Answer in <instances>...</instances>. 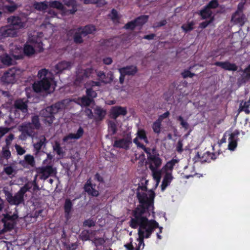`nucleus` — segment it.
Listing matches in <instances>:
<instances>
[{
    "label": "nucleus",
    "mask_w": 250,
    "mask_h": 250,
    "mask_svg": "<svg viewBox=\"0 0 250 250\" xmlns=\"http://www.w3.org/2000/svg\"><path fill=\"white\" fill-rule=\"evenodd\" d=\"M137 197L139 205L132 210V217L130 219L129 226L132 229L139 227L138 233L140 237V244H143V248L145 246L144 239L150 237L154 230L158 228L159 231L157 232V238L162 239L160 233L162 232L163 228L159 226L158 223L154 219L149 220L151 212H154V200L155 193L152 190L148 191V196L145 192H137Z\"/></svg>",
    "instance_id": "nucleus-1"
},
{
    "label": "nucleus",
    "mask_w": 250,
    "mask_h": 250,
    "mask_svg": "<svg viewBox=\"0 0 250 250\" xmlns=\"http://www.w3.org/2000/svg\"><path fill=\"white\" fill-rule=\"evenodd\" d=\"M28 17H9L7 22L9 24L0 28V40L8 37H14L16 30L27 28L30 26Z\"/></svg>",
    "instance_id": "nucleus-2"
},
{
    "label": "nucleus",
    "mask_w": 250,
    "mask_h": 250,
    "mask_svg": "<svg viewBox=\"0 0 250 250\" xmlns=\"http://www.w3.org/2000/svg\"><path fill=\"white\" fill-rule=\"evenodd\" d=\"M38 76L41 80L34 83V90L37 93L43 91L49 92L48 91L51 84L54 82L53 74L47 69H42L38 72Z\"/></svg>",
    "instance_id": "nucleus-3"
},
{
    "label": "nucleus",
    "mask_w": 250,
    "mask_h": 250,
    "mask_svg": "<svg viewBox=\"0 0 250 250\" xmlns=\"http://www.w3.org/2000/svg\"><path fill=\"white\" fill-rule=\"evenodd\" d=\"M64 101L58 102L52 105L46 107L40 111V115L43 118V122L47 126H50L55 120V115L64 109Z\"/></svg>",
    "instance_id": "nucleus-4"
},
{
    "label": "nucleus",
    "mask_w": 250,
    "mask_h": 250,
    "mask_svg": "<svg viewBox=\"0 0 250 250\" xmlns=\"http://www.w3.org/2000/svg\"><path fill=\"white\" fill-rule=\"evenodd\" d=\"M42 34V32L38 33L37 35H34L29 37V42L32 45L27 44L24 45L23 49H22L24 55L32 56L34 54L35 49L39 52L43 51Z\"/></svg>",
    "instance_id": "nucleus-5"
},
{
    "label": "nucleus",
    "mask_w": 250,
    "mask_h": 250,
    "mask_svg": "<svg viewBox=\"0 0 250 250\" xmlns=\"http://www.w3.org/2000/svg\"><path fill=\"white\" fill-rule=\"evenodd\" d=\"M31 188L28 184H25L14 196L8 192L6 194V199L11 205H19L24 201V194Z\"/></svg>",
    "instance_id": "nucleus-6"
},
{
    "label": "nucleus",
    "mask_w": 250,
    "mask_h": 250,
    "mask_svg": "<svg viewBox=\"0 0 250 250\" xmlns=\"http://www.w3.org/2000/svg\"><path fill=\"white\" fill-rule=\"evenodd\" d=\"M11 213V212H8L2 215L3 217L1 220L3 224V228L1 230L2 233L12 230L16 224V220L19 217L18 213Z\"/></svg>",
    "instance_id": "nucleus-7"
},
{
    "label": "nucleus",
    "mask_w": 250,
    "mask_h": 250,
    "mask_svg": "<svg viewBox=\"0 0 250 250\" xmlns=\"http://www.w3.org/2000/svg\"><path fill=\"white\" fill-rule=\"evenodd\" d=\"M37 172L40 175V178L41 180H45L49 177L56 175L57 171L56 168L52 165H46L38 167Z\"/></svg>",
    "instance_id": "nucleus-8"
},
{
    "label": "nucleus",
    "mask_w": 250,
    "mask_h": 250,
    "mask_svg": "<svg viewBox=\"0 0 250 250\" xmlns=\"http://www.w3.org/2000/svg\"><path fill=\"white\" fill-rule=\"evenodd\" d=\"M17 69L15 67L10 68L1 77V81L5 84L14 83L16 82Z\"/></svg>",
    "instance_id": "nucleus-9"
},
{
    "label": "nucleus",
    "mask_w": 250,
    "mask_h": 250,
    "mask_svg": "<svg viewBox=\"0 0 250 250\" xmlns=\"http://www.w3.org/2000/svg\"><path fill=\"white\" fill-rule=\"evenodd\" d=\"M216 159V154L214 153L207 151L202 156H201L200 152H197L193 158V160L195 162H200L203 163L205 162L209 163L211 160H214Z\"/></svg>",
    "instance_id": "nucleus-10"
},
{
    "label": "nucleus",
    "mask_w": 250,
    "mask_h": 250,
    "mask_svg": "<svg viewBox=\"0 0 250 250\" xmlns=\"http://www.w3.org/2000/svg\"><path fill=\"white\" fill-rule=\"evenodd\" d=\"M149 17H137L136 19L126 23L124 28L126 30H133L137 26H142L147 22Z\"/></svg>",
    "instance_id": "nucleus-11"
},
{
    "label": "nucleus",
    "mask_w": 250,
    "mask_h": 250,
    "mask_svg": "<svg viewBox=\"0 0 250 250\" xmlns=\"http://www.w3.org/2000/svg\"><path fill=\"white\" fill-rule=\"evenodd\" d=\"M132 144L130 135H127L125 138L120 139L114 141L113 146L116 148L128 149Z\"/></svg>",
    "instance_id": "nucleus-12"
},
{
    "label": "nucleus",
    "mask_w": 250,
    "mask_h": 250,
    "mask_svg": "<svg viewBox=\"0 0 250 250\" xmlns=\"http://www.w3.org/2000/svg\"><path fill=\"white\" fill-rule=\"evenodd\" d=\"M127 113L126 107L121 106H112L110 109V117L113 119H116L120 116H125Z\"/></svg>",
    "instance_id": "nucleus-13"
},
{
    "label": "nucleus",
    "mask_w": 250,
    "mask_h": 250,
    "mask_svg": "<svg viewBox=\"0 0 250 250\" xmlns=\"http://www.w3.org/2000/svg\"><path fill=\"white\" fill-rule=\"evenodd\" d=\"M93 69L88 68L85 69L79 70L76 74V81L79 82H82L84 79L90 77L93 73Z\"/></svg>",
    "instance_id": "nucleus-14"
},
{
    "label": "nucleus",
    "mask_w": 250,
    "mask_h": 250,
    "mask_svg": "<svg viewBox=\"0 0 250 250\" xmlns=\"http://www.w3.org/2000/svg\"><path fill=\"white\" fill-rule=\"evenodd\" d=\"M0 6L4 11L11 13L18 8V5L9 0H0Z\"/></svg>",
    "instance_id": "nucleus-15"
},
{
    "label": "nucleus",
    "mask_w": 250,
    "mask_h": 250,
    "mask_svg": "<svg viewBox=\"0 0 250 250\" xmlns=\"http://www.w3.org/2000/svg\"><path fill=\"white\" fill-rule=\"evenodd\" d=\"M106 114V110L100 106H96L94 109V120L96 122L103 121Z\"/></svg>",
    "instance_id": "nucleus-16"
},
{
    "label": "nucleus",
    "mask_w": 250,
    "mask_h": 250,
    "mask_svg": "<svg viewBox=\"0 0 250 250\" xmlns=\"http://www.w3.org/2000/svg\"><path fill=\"white\" fill-rule=\"evenodd\" d=\"M214 65L228 71H235L238 68L237 66L235 63H230L228 61L216 62L214 63Z\"/></svg>",
    "instance_id": "nucleus-17"
},
{
    "label": "nucleus",
    "mask_w": 250,
    "mask_h": 250,
    "mask_svg": "<svg viewBox=\"0 0 250 250\" xmlns=\"http://www.w3.org/2000/svg\"><path fill=\"white\" fill-rule=\"evenodd\" d=\"M239 132L238 130H235L230 134L229 138L228 148L230 150H234L237 145V137Z\"/></svg>",
    "instance_id": "nucleus-18"
},
{
    "label": "nucleus",
    "mask_w": 250,
    "mask_h": 250,
    "mask_svg": "<svg viewBox=\"0 0 250 250\" xmlns=\"http://www.w3.org/2000/svg\"><path fill=\"white\" fill-rule=\"evenodd\" d=\"M19 164L24 167H28V166L34 167L36 165V162L33 156L27 154L24 156V160L19 162Z\"/></svg>",
    "instance_id": "nucleus-19"
},
{
    "label": "nucleus",
    "mask_w": 250,
    "mask_h": 250,
    "mask_svg": "<svg viewBox=\"0 0 250 250\" xmlns=\"http://www.w3.org/2000/svg\"><path fill=\"white\" fill-rule=\"evenodd\" d=\"M14 107L16 111H21L23 113L28 111V105L27 103L23 101L22 99L16 100L14 103Z\"/></svg>",
    "instance_id": "nucleus-20"
},
{
    "label": "nucleus",
    "mask_w": 250,
    "mask_h": 250,
    "mask_svg": "<svg viewBox=\"0 0 250 250\" xmlns=\"http://www.w3.org/2000/svg\"><path fill=\"white\" fill-rule=\"evenodd\" d=\"M95 185H93L90 182L85 184L83 188L88 195L92 197H97L99 195L98 190L95 188Z\"/></svg>",
    "instance_id": "nucleus-21"
},
{
    "label": "nucleus",
    "mask_w": 250,
    "mask_h": 250,
    "mask_svg": "<svg viewBox=\"0 0 250 250\" xmlns=\"http://www.w3.org/2000/svg\"><path fill=\"white\" fill-rule=\"evenodd\" d=\"M34 128L31 126V124L30 122L24 123L22 124L19 126V130L21 132H23L25 134L31 137L33 135L34 133Z\"/></svg>",
    "instance_id": "nucleus-22"
},
{
    "label": "nucleus",
    "mask_w": 250,
    "mask_h": 250,
    "mask_svg": "<svg viewBox=\"0 0 250 250\" xmlns=\"http://www.w3.org/2000/svg\"><path fill=\"white\" fill-rule=\"evenodd\" d=\"M218 5L217 0H211L204 9L200 12L201 16H210L211 14V9L215 8Z\"/></svg>",
    "instance_id": "nucleus-23"
},
{
    "label": "nucleus",
    "mask_w": 250,
    "mask_h": 250,
    "mask_svg": "<svg viewBox=\"0 0 250 250\" xmlns=\"http://www.w3.org/2000/svg\"><path fill=\"white\" fill-rule=\"evenodd\" d=\"M149 166H153L155 169L159 167L162 164V160L159 157V154L153 153V154L147 158Z\"/></svg>",
    "instance_id": "nucleus-24"
},
{
    "label": "nucleus",
    "mask_w": 250,
    "mask_h": 250,
    "mask_svg": "<svg viewBox=\"0 0 250 250\" xmlns=\"http://www.w3.org/2000/svg\"><path fill=\"white\" fill-rule=\"evenodd\" d=\"M73 208V204L70 199L67 198L65 200L63 208L64 210V216L67 220L71 218V213Z\"/></svg>",
    "instance_id": "nucleus-25"
},
{
    "label": "nucleus",
    "mask_w": 250,
    "mask_h": 250,
    "mask_svg": "<svg viewBox=\"0 0 250 250\" xmlns=\"http://www.w3.org/2000/svg\"><path fill=\"white\" fill-rule=\"evenodd\" d=\"M96 230H83L80 233L79 237L81 240L83 241L90 240L96 235Z\"/></svg>",
    "instance_id": "nucleus-26"
},
{
    "label": "nucleus",
    "mask_w": 250,
    "mask_h": 250,
    "mask_svg": "<svg viewBox=\"0 0 250 250\" xmlns=\"http://www.w3.org/2000/svg\"><path fill=\"white\" fill-rule=\"evenodd\" d=\"M47 143V141L44 136H41L36 143L33 145L34 148L36 151V153L40 152L42 147H44Z\"/></svg>",
    "instance_id": "nucleus-27"
},
{
    "label": "nucleus",
    "mask_w": 250,
    "mask_h": 250,
    "mask_svg": "<svg viewBox=\"0 0 250 250\" xmlns=\"http://www.w3.org/2000/svg\"><path fill=\"white\" fill-rule=\"evenodd\" d=\"M83 133L84 131L83 128L80 126L78 128L76 133H69L68 135L64 136L63 138V141L66 142L70 139H79L82 137Z\"/></svg>",
    "instance_id": "nucleus-28"
},
{
    "label": "nucleus",
    "mask_w": 250,
    "mask_h": 250,
    "mask_svg": "<svg viewBox=\"0 0 250 250\" xmlns=\"http://www.w3.org/2000/svg\"><path fill=\"white\" fill-rule=\"evenodd\" d=\"M173 179V177L171 172L167 171L164 175L162 184L161 189L162 191L165 190L167 186H168Z\"/></svg>",
    "instance_id": "nucleus-29"
},
{
    "label": "nucleus",
    "mask_w": 250,
    "mask_h": 250,
    "mask_svg": "<svg viewBox=\"0 0 250 250\" xmlns=\"http://www.w3.org/2000/svg\"><path fill=\"white\" fill-rule=\"evenodd\" d=\"M10 53L15 60L22 59L24 57L23 50L21 47L16 46L14 49L11 50Z\"/></svg>",
    "instance_id": "nucleus-30"
},
{
    "label": "nucleus",
    "mask_w": 250,
    "mask_h": 250,
    "mask_svg": "<svg viewBox=\"0 0 250 250\" xmlns=\"http://www.w3.org/2000/svg\"><path fill=\"white\" fill-rule=\"evenodd\" d=\"M49 6L53 8H55L62 13H65L66 9L63 4L58 0H51L49 1Z\"/></svg>",
    "instance_id": "nucleus-31"
},
{
    "label": "nucleus",
    "mask_w": 250,
    "mask_h": 250,
    "mask_svg": "<svg viewBox=\"0 0 250 250\" xmlns=\"http://www.w3.org/2000/svg\"><path fill=\"white\" fill-rule=\"evenodd\" d=\"M71 67V63L67 61H62L55 65L56 73H59L63 70Z\"/></svg>",
    "instance_id": "nucleus-32"
},
{
    "label": "nucleus",
    "mask_w": 250,
    "mask_h": 250,
    "mask_svg": "<svg viewBox=\"0 0 250 250\" xmlns=\"http://www.w3.org/2000/svg\"><path fill=\"white\" fill-rule=\"evenodd\" d=\"M63 5L68 7H71L69 10V14H73L77 10V3L75 0H63Z\"/></svg>",
    "instance_id": "nucleus-33"
},
{
    "label": "nucleus",
    "mask_w": 250,
    "mask_h": 250,
    "mask_svg": "<svg viewBox=\"0 0 250 250\" xmlns=\"http://www.w3.org/2000/svg\"><path fill=\"white\" fill-rule=\"evenodd\" d=\"M149 168L152 171L153 178L156 181V187L158 186L159 185L161 179V175H162V170H158L157 169H155V167H154L153 166H149Z\"/></svg>",
    "instance_id": "nucleus-34"
},
{
    "label": "nucleus",
    "mask_w": 250,
    "mask_h": 250,
    "mask_svg": "<svg viewBox=\"0 0 250 250\" xmlns=\"http://www.w3.org/2000/svg\"><path fill=\"white\" fill-rule=\"evenodd\" d=\"M34 8L39 11L43 12L49 6V2L46 1L42 2H35L33 4Z\"/></svg>",
    "instance_id": "nucleus-35"
},
{
    "label": "nucleus",
    "mask_w": 250,
    "mask_h": 250,
    "mask_svg": "<svg viewBox=\"0 0 250 250\" xmlns=\"http://www.w3.org/2000/svg\"><path fill=\"white\" fill-rule=\"evenodd\" d=\"M1 62L4 64L9 66L15 63V60L7 54H3L0 57Z\"/></svg>",
    "instance_id": "nucleus-36"
},
{
    "label": "nucleus",
    "mask_w": 250,
    "mask_h": 250,
    "mask_svg": "<svg viewBox=\"0 0 250 250\" xmlns=\"http://www.w3.org/2000/svg\"><path fill=\"white\" fill-rule=\"evenodd\" d=\"M179 162L178 160L172 159L171 160L168 161L166 165L163 167L162 170H164L166 173L167 171L171 172L173 167L176 164Z\"/></svg>",
    "instance_id": "nucleus-37"
},
{
    "label": "nucleus",
    "mask_w": 250,
    "mask_h": 250,
    "mask_svg": "<svg viewBox=\"0 0 250 250\" xmlns=\"http://www.w3.org/2000/svg\"><path fill=\"white\" fill-rule=\"evenodd\" d=\"M119 71H122L123 74L125 75H134L137 71L136 66H129L120 69Z\"/></svg>",
    "instance_id": "nucleus-38"
},
{
    "label": "nucleus",
    "mask_w": 250,
    "mask_h": 250,
    "mask_svg": "<svg viewBox=\"0 0 250 250\" xmlns=\"http://www.w3.org/2000/svg\"><path fill=\"white\" fill-rule=\"evenodd\" d=\"M83 37H84L83 36V33H82V31L80 30L79 28H78L73 35V40L74 42L77 44H81L83 43Z\"/></svg>",
    "instance_id": "nucleus-39"
},
{
    "label": "nucleus",
    "mask_w": 250,
    "mask_h": 250,
    "mask_svg": "<svg viewBox=\"0 0 250 250\" xmlns=\"http://www.w3.org/2000/svg\"><path fill=\"white\" fill-rule=\"evenodd\" d=\"M80 30L83 33V36L85 37L88 34L92 33L95 30V27L93 25H87L84 27H79Z\"/></svg>",
    "instance_id": "nucleus-40"
},
{
    "label": "nucleus",
    "mask_w": 250,
    "mask_h": 250,
    "mask_svg": "<svg viewBox=\"0 0 250 250\" xmlns=\"http://www.w3.org/2000/svg\"><path fill=\"white\" fill-rule=\"evenodd\" d=\"M78 104L81 106H88L93 102V100L86 96H83L81 98H79L78 100Z\"/></svg>",
    "instance_id": "nucleus-41"
},
{
    "label": "nucleus",
    "mask_w": 250,
    "mask_h": 250,
    "mask_svg": "<svg viewBox=\"0 0 250 250\" xmlns=\"http://www.w3.org/2000/svg\"><path fill=\"white\" fill-rule=\"evenodd\" d=\"M31 124V126H33L34 129L38 130L41 127V124L40 122L39 117L38 115H34L32 117L31 122H30Z\"/></svg>",
    "instance_id": "nucleus-42"
},
{
    "label": "nucleus",
    "mask_w": 250,
    "mask_h": 250,
    "mask_svg": "<svg viewBox=\"0 0 250 250\" xmlns=\"http://www.w3.org/2000/svg\"><path fill=\"white\" fill-rule=\"evenodd\" d=\"M140 238H140V236L139 235V238L138 239V241L139 242L138 246L137 247H136L135 248H134V247L132 243V238H130V242L128 243L125 244L124 245V247L125 248V249L127 250H140L141 246L142 245L143 246V244H140Z\"/></svg>",
    "instance_id": "nucleus-43"
},
{
    "label": "nucleus",
    "mask_w": 250,
    "mask_h": 250,
    "mask_svg": "<svg viewBox=\"0 0 250 250\" xmlns=\"http://www.w3.org/2000/svg\"><path fill=\"white\" fill-rule=\"evenodd\" d=\"M194 25V22L193 21H191L188 22L187 23L183 24L182 25L181 28L185 33H188L193 29Z\"/></svg>",
    "instance_id": "nucleus-44"
},
{
    "label": "nucleus",
    "mask_w": 250,
    "mask_h": 250,
    "mask_svg": "<svg viewBox=\"0 0 250 250\" xmlns=\"http://www.w3.org/2000/svg\"><path fill=\"white\" fill-rule=\"evenodd\" d=\"M161 126L162 122H160L159 120H156L153 123L152 128L155 133L159 134L161 132Z\"/></svg>",
    "instance_id": "nucleus-45"
},
{
    "label": "nucleus",
    "mask_w": 250,
    "mask_h": 250,
    "mask_svg": "<svg viewBox=\"0 0 250 250\" xmlns=\"http://www.w3.org/2000/svg\"><path fill=\"white\" fill-rule=\"evenodd\" d=\"M53 150L56 152L57 155L61 156L63 155L64 152L58 142H55L53 146Z\"/></svg>",
    "instance_id": "nucleus-46"
},
{
    "label": "nucleus",
    "mask_w": 250,
    "mask_h": 250,
    "mask_svg": "<svg viewBox=\"0 0 250 250\" xmlns=\"http://www.w3.org/2000/svg\"><path fill=\"white\" fill-rule=\"evenodd\" d=\"M137 136H138V137L140 139L143 140L144 141L146 144L148 143V140L147 139V136L146 135V132L145 130L141 129V130H138V131L137 132Z\"/></svg>",
    "instance_id": "nucleus-47"
},
{
    "label": "nucleus",
    "mask_w": 250,
    "mask_h": 250,
    "mask_svg": "<svg viewBox=\"0 0 250 250\" xmlns=\"http://www.w3.org/2000/svg\"><path fill=\"white\" fill-rule=\"evenodd\" d=\"M86 96L89 97L93 100V99L97 97V94L92 87H87L86 89Z\"/></svg>",
    "instance_id": "nucleus-48"
},
{
    "label": "nucleus",
    "mask_w": 250,
    "mask_h": 250,
    "mask_svg": "<svg viewBox=\"0 0 250 250\" xmlns=\"http://www.w3.org/2000/svg\"><path fill=\"white\" fill-rule=\"evenodd\" d=\"M202 19H205L207 18H210V17H202ZM210 18H211L210 19V20L208 21H204L200 23V24L199 25V27L202 29H204L206 27H207V26L208 25H209L210 23L213 22V21L214 20V17H210Z\"/></svg>",
    "instance_id": "nucleus-49"
},
{
    "label": "nucleus",
    "mask_w": 250,
    "mask_h": 250,
    "mask_svg": "<svg viewBox=\"0 0 250 250\" xmlns=\"http://www.w3.org/2000/svg\"><path fill=\"white\" fill-rule=\"evenodd\" d=\"M11 156V153L10 151L9 150V148L8 147L7 149H5L3 147L1 151V157L5 159L6 160H8L10 158Z\"/></svg>",
    "instance_id": "nucleus-50"
},
{
    "label": "nucleus",
    "mask_w": 250,
    "mask_h": 250,
    "mask_svg": "<svg viewBox=\"0 0 250 250\" xmlns=\"http://www.w3.org/2000/svg\"><path fill=\"white\" fill-rule=\"evenodd\" d=\"M96 221L93 219H88L85 220L83 222V226L84 227H92L95 226Z\"/></svg>",
    "instance_id": "nucleus-51"
},
{
    "label": "nucleus",
    "mask_w": 250,
    "mask_h": 250,
    "mask_svg": "<svg viewBox=\"0 0 250 250\" xmlns=\"http://www.w3.org/2000/svg\"><path fill=\"white\" fill-rule=\"evenodd\" d=\"M196 74L195 73L191 72L188 69H185L181 73V76L184 79L188 77L192 78Z\"/></svg>",
    "instance_id": "nucleus-52"
},
{
    "label": "nucleus",
    "mask_w": 250,
    "mask_h": 250,
    "mask_svg": "<svg viewBox=\"0 0 250 250\" xmlns=\"http://www.w3.org/2000/svg\"><path fill=\"white\" fill-rule=\"evenodd\" d=\"M249 104L247 102H245L243 105L241 104L239 107L240 111H244L247 114H249L250 113V110L249 109Z\"/></svg>",
    "instance_id": "nucleus-53"
},
{
    "label": "nucleus",
    "mask_w": 250,
    "mask_h": 250,
    "mask_svg": "<svg viewBox=\"0 0 250 250\" xmlns=\"http://www.w3.org/2000/svg\"><path fill=\"white\" fill-rule=\"evenodd\" d=\"M177 120L180 122V125L185 130H187L188 128L189 124L184 121L183 118L181 116H179L177 117Z\"/></svg>",
    "instance_id": "nucleus-54"
},
{
    "label": "nucleus",
    "mask_w": 250,
    "mask_h": 250,
    "mask_svg": "<svg viewBox=\"0 0 250 250\" xmlns=\"http://www.w3.org/2000/svg\"><path fill=\"white\" fill-rule=\"evenodd\" d=\"M173 94V92L172 90H168L164 93L163 98L167 102H168L171 99Z\"/></svg>",
    "instance_id": "nucleus-55"
},
{
    "label": "nucleus",
    "mask_w": 250,
    "mask_h": 250,
    "mask_svg": "<svg viewBox=\"0 0 250 250\" xmlns=\"http://www.w3.org/2000/svg\"><path fill=\"white\" fill-rule=\"evenodd\" d=\"M96 246H102L105 243L104 238L95 237L93 240Z\"/></svg>",
    "instance_id": "nucleus-56"
},
{
    "label": "nucleus",
    "mask_w": 250,
    "mask_h": 250,
    "mask_svg": "<svg viewBox=\"0 0 250 250\" xmlns=\"http://www.w3.org/2000/svg\"><path fill=\"white\" fill-rule=\"evenodd\" d=\"M3 171L8 176L12 175L15 172V170L11 166L4 167Z\"/></svg>",
    "instance_id": "nucleus-57"
},
{
    "label": "nucleus",
    "mask_w": 250,
    "mask_h": 250,
    "mask_svg": "<svg viewBox=\"0 0 250 250\" xmlns=\"http://www.w3.org/2000/svg\"><path fill=\"white\" fill-rule=\"evenodd\" d=\"M15 147L18 155H22L25 153V150L21 146L16 144Z\"/></svg>",
    "instance_id": "nucleus-58"
},
{
    "label": "nucleus",
    "mask_w": 250,
    "mask_h": 250,
    "mask_svg": "<svg viewBox=\"0 0 250 250\" xmlns=\"http://www.w3.org/2000/svg\"><path fill=\"white\" fill-rule=\"evenodd\" d=\"M183 144L182 141L179 140L177 144L176 148V151L179 153H181L184 150L183 148Z\"/></svg>",
    "instance_id": "nucleus-59"
},
{
    "label": "nucleus",
    "mask_w": 250,
    "mask_h": 250,
    "mask_svg": "<svg viewBox=\"0 0 250 250\" xmlns=\"http://www.w3.org/2000/svg\"><path fill=\"white\" fill-rule=\"evenodd\" d=\"M84 112L85 115L87 116V117L92 119L94 118V113L92 111V110L89 108H86L84 110Z\"/></svg>",
    "instance_id": "nucleus-60"
},
{
    "label": "nucleus",
    "mask_w": 250,
    "mask_h": 250,
    "mask_svg": "<svg viewBox=\"0 0 250 250\" xmlns=\"http://www.w3.org/2000/svg\"><path fill=\"white\" fill-rule=\"evenodd\" d=\"M113 41V39H110L109 40H104L102 42V44H103V45L106 46L107 47L111 46L113 45V44H112Z\"/></svg>",
    "instance_id": "nucleus-61"
},
{
    "label": "nucleus",
    "mask_w": 250,
    "mask_h": 250,
    "mask_svg": "<svg viewBox=\"0 0 250 250\" xmlns=\"http://www.w3.org/2000/svg\"><path fill=\"white\" fill-rule=\"evenodd\" d=\"M170 115L169 112L167 111L165 112L164 114L160 115L157 119V120H159L160 122H162L163 120L167 118Z\"/></svg>",
    "instance_id": "nucleus-62"
},
{
    "label": "nucleus",
    "mask_w": 250,
    "mask_h": 250,
    "mask_svg": "<svg viewBox=\"0 0 250 250\" xmlns=\"http://www.w3.org/2000/svg\"><path fill=\"white\" fill-rule=\"evenodd\" d=\"M93 4H96L99 6L105 5L107 2L105 0H93Z\"/></svg>",
    "instance_id": "nucleus-63"
},
{
    "label": "nucleus",
    "mask_w": 250,
    "mask_h": 250,
    "mask_svg": "<svg viewBox=\"0 0 250 250\" xmlns=\"http://www.w3.org/2000/svg\"><path fill=\"white\" fill-rule=\"evenodd\" d=\"M87 85L89 86L90 87H94V86H99L101 85V83L99 82H95L93 81H90L88 83H87Z\"/></svg>",
    "instance_id": "nucleus-64"
}]
</instances>
